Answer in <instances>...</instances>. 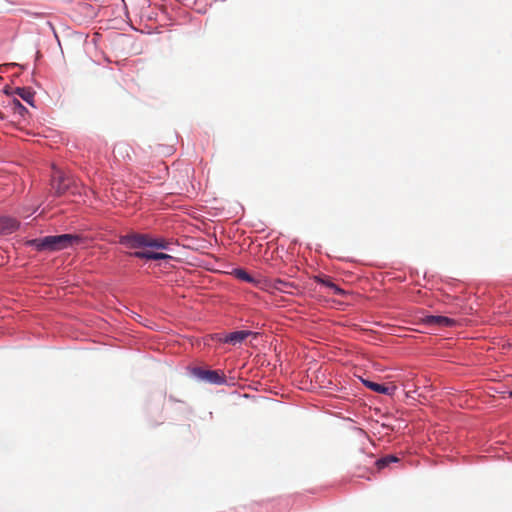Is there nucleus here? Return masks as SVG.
I'll return each mask as SVG.
<instances>
[{
  "instance_id": "7",
  "label": "nucleus",
  "mask_w": 512,
  "mask_h": 512,
  "mask_svg": "<svg viewBox=\"0 0 512 512\" xmlns=\"http://www.w3.org/2000/svg\"><path fill=\"white\" fill-rule=\"evenodd\" d=\"M19 227L16 219L11 217H0V234H11Z\"/></svg>"
},
{
  "instance_id": "12",
  "label": "nucleus",
  "mask_w": 512,
  "mask_h": 512,
  "mask_svg": "<svg viewBox=\"0 0 512 512\" xmlns=\"http://www.w3.org/2000/svg\"><path fill=\"white\" fill-rule=\"evenodd\" d=\"M234 275H235L236 278H238V279H240L242 281H245V282H248V283H253V284H256V285L258 283L248 272H246L243 269H236L234 271Z\"/></svg>"
},
{
  "instance_id": "14",
  "label": "nucleus",
  "mask_w": 512,
  "mask_h": 512,
  "mask_svg": "<svg viewBox=\"0 0 512 512\" xmlns=\"http://www.w3.org/2000/svg\"><path fill=\"white\" fill-rule=\"evenodd\" d=\"M398 458L393 455L385 456L381 459H378L375 461V464L377 465L378 469H382L386 466H388L390 463L397 462Z\"/></svg>"
},
{
  "instance_id": "10",
  "label": "nucleus",
  "mask_w": 512,
  "mask_h": 512,
  "mask_svg": "<svg viewBox=\"0 0 512 512\" xmlns=\"http://www.w3.org/2000/svg\"><path fill=\"white\" fill-rule=\"evenodd\" d=\"M14 94L21 97L25 102H27L29 105L34 106V92L31 91L30 88H20L17 87L14 90Z\"/></svg>"
},
{
  "instance_id": "9",
  "label": "nucleus",
  "mask_w": 512,
  "mask_h": 512,
  "mask_svg": "<svg viewBox=\"0 0 512 512\" xmlns=\"http://www.w3.org/2000/svg\"><path fill=\"white\" fill-rule=\"evenodd\" d=\"M250 334H251L250 331H245V330L235 331V332H232V333L228 334L224 341L226 343H230V344L235 345L237 343H241Z\"/></svg>"
},
{
  "instance_id": "6",
  "label": "nucleus",
  "mask_w": 512,
  "mask_h": 512,
  "mask_svg": "<svg viewBox=\"0 0 512 512\" xmlns=\"http://www.w3.org/2000/svg\"><path fill=\"white\" fill-rule=\"evenodd\" d=\"M363 383L367 388L371 389L372 391L384 395H393L396 391V386L394 385H384L369 380H363Z\"/></svg>"
},
{
  "instance_id": "13",
  "label": "nucleus",
  "mask_w": 512,
  "mask_h": 512,
  "mask_svg": "<svg viewBox=\"0 0 512 512\" xmlns=\"http://www.w3.org/2000/svg\"><path fill=\"white\" fill-rule=\"evenodd\" d=\"M11 109L14 114H18L21 117H24L28 110L21 104V102L17 99H13L11 102Z\"/></svg>"
},
{
  "instance_id": "2",
  "label": "nucleus",
  "mask_w": 512,
  "mask_h": 512,
  "mask_svg": "<svg viewBox=\"0 0 512 512\" xmlns=\"http://www.w3.org/2000/svg\"><path fill=\"white\" fill-rule=\"evenodd\" d=\"M192 372L197 378L211 384L223 385L226 383V376L220 370H205L195 367Z\"/></svg>"
},
{
  "instance_id": "8",
  "label": "nucleus",
  "mask_w": 512,
  "mask_h": 512,
  "mask_svg": "<svg viewBox=\"0 0 512 512\" xmlns=\"http://www.w3.org/2000/svg\"><path fill=\"white\" fill-rule=\"evenodd\" d=\"M313 279L315 282L322 284V285L326 286L327 288L331 289L334 292V294H336V295L344 294V290L341 289L340 287H338L328 276L317 275V276H314Z\"/></svg>"
},
{
  "instance_id": "4",
  "label": "nucleus",
  "mask_w": 512,
  "mask_h": 512,
  "mask_svg": "<svg viewBox=\"0 0 512 512\" xmlns=\"http://www.w3.org/2000/svg\"><path fill=\"white\" fill-rule=\"evenodd\" d=\"M51 183L52 188L58 195H62L63 193H65L69 186L66 177L60 171H56L54 173Z\"/></svg>"
},
{
  "instance_id": "1",
  "label": "nucleus",
  "mask_w": 512,
  "mask_h": 512,
  "mask_svg": "<svg viewBox=\"0 0 512 512\" xmlns=\"http://www.w3.org/2000/svg\"><path fill=\"white\" fill-rule=\"evenodd\" d=\"M85 243V238L79 234L51 235L27 241L28 246L37 251H59L70 247L80 246Z\"/></svg>"
},
{
  "instance_id": "5",
  "label": "nucleus",
  "mask_w": 512,
  "mask_h": 512,
  "mask_svg": "<svg viewBox=\"0 0 512 512\" xmlns=\"http://www.w3.org/2000/svg\"><path fill=\"white\" fill-rule=\"evenodd\" d=\"M424 323L439 327H452L456 324V321L446 316L429 315L424 318Z\"/></svg>"
},
{
  "instance_id": "18",
  "label": "nucleus",
  "mask_w": 512,
  "mask_h": 512,
  "mask_svg": "<svg viewBox=\"0 0 512 512\" xmlns=\"http://www.w3.org/2000/svg\"><path fill=\"white\" fill-rule=\"evenodd\" d=\"M171 256L165 253L154 252L153 260L170 259Z\"/></svg>"
},
{
  "instance_id": "17",
  "label": "nucleus",
  "mask_w": 512,
  "mask_h": 512,
  "mask_svg": "<svg viewBox=\"0 0 512 512\" xmlns=\"http://www.w3.org/2000/svg\"><path fill=\"white\" fill-rule=\"evenodd\" d=\"M136 258L153 260L154 252L150 251H136L132 254Z\"/></svg>"
},
{
  "instance_id": "15",
  "label": "nucleus",
  "mask_w": 512,
  "mask_h": 512,
  "mask_svg": "<svg viewBox=\"0 0 512 512\" xmlns=\"http://www.w3.org/2000/svg\"><path fill=\"white\" fill-rule=\"evenodd\" d=\"M130 150H131V148L128 145L119 144L115 147L114 152H116L123 159H125V158L131 159Z\"/></svg>"
},
{
  "instance_id": "3",
  "label": "nucleus",
  "mask_w": 512,
  "mask_h": 512,
  "mask_svg": "<svg viewBox=\"0 0 512 512\" xmlns=\"http://www.w3.org/2000/svg\"><path fill=\"white\" fill-rule=\"evenodd\" d=\"M148 234H128L120 237V244L130 249H139L147 247Z\"/></svg>"
},
{
  "instance_id": "16",
  "label": "nucleus",
  "mask_w": 512,
  "mask_h": 512,
  "mask_svg": "<svg viewBox=\"0 0 512 512\" xmlns=\"http://www.w3.org/2000/svg\"><path fill=\"white\" fill-rule=\"evenodd\" d=\"M291 287H295V285L293 283L286 282L280 279H277L274 284V288L282 292H287V288Z\"/></svg>"
},
{
  "instance_id": "11",
  "label": "nucleus",
  "mask_w": 512,
  "mask_h": 512,
  "mask_svg": "<svg viewBox=\"0 0 512 512\" xmlns=\"http://www.w3.org/2000/svg\"><path fill=\"white\" fill-rule=\"evenodd\" d=\"M169 242L164 238H153L148 235L147 247H152L156 249H167Z\"/></svg>"
},
{
  "instance_id": "19",
  "label": "nucleus",
  "mask_w": 512,
  "mask_h": 512,
  "mask_svg": "<svg viewBox=\"0 0 512 512\" xmlns=\"http://www.w3.org/2000/svg\"><path fill=\"white\" fill-rule=\"evenodd\" d=\"M510 397H512V391L510 392Z\"/></svg>"
}]
</instances>
